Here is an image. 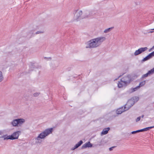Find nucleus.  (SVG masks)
I'll use <instances>...</instances> for the list:
<instances>
[{
  "instance_id": "obj_1",
  "label": "nucleus",
  "mask_w": 154,
  "mask_h": 154,
  "mask_svg": "<svg viewBox=\"0 0 154 154\" xmlns=\"http://www.w3.org/2000/svg\"><path fill=\"white\" fill-rule=\"evenodd\" d=\"M106 39L105 37H100L91 40L85 43L86 48H94L99 46Z\"/></svg>"
},
{
  "instance_id": "obj_2",
  "label": "nucleus",
  "mask_w": 154,
  "mask_h": 154,
  "mask_svg": "<svg viewBox=\"0 0 154 154\" xmlns=\"http://www.w3.org/2000/svg\"><path fill=\"white\" fill-rule=\"evenodd\" d=\"M52 128H50L45 129L43 131L41 132L38 136L35 138L36 142L37 143H41L42 142L41 139H44L46 136H48L52 132Z\"/></svg>"
},
{
  "instance_id": "obj_3",
  "label": "nucleus",
  "mask_w": 154,
  "mask_h": 154,
  "mask_svg": "<svg viewBox=\"0 0 154 154\" xmlns=\"http://www.w3.org/2000/svg\"><path fill=\"white\" fill-rule=\"evenodd\" d=\"M82 14V11L79 10H75L74 11V18L77 21L79 19L86 18L91 16L92 13L88 11H86L85 13V15L81 17Z\"/></svg>"
},
{
  "instance_id": "obj_4",
  "label": "nucleus",
  "mask_w": 154,
  "mask_h": 154,
  "mask_svg": "<svg viewBox=\"0 0 154 154\" xmlns=\"http://www.w3.org/2000/svg\"><path fill=\"white\" fill-rule=\"evenodd\" d=\"M21 133L20 131L14 132L11 135L8 136L6 134L0 137V138H3L4 140H14L18 139L19 135Z\"/></svg>"
},
{
  "instance_id": "obj_5",
  "label": "nucleus",
  "mask_w": 154,
  "mask_h": 154,
  "mask_svg": "<svg viewBox=\"0 0 154 154\" xmlns=\"http://www.w3.org/2000/svg\"><path fill=\"white\" fill-rule=\"evenodd\" d=\"M25 122L23 119H18L13 120L11 122V124L14 127L21 126Z\"/></svg>"
},
{
  "instance_id": "obj_6",
  "label": "nucleus",
  "mask_w": 154,
  "mask_h": 154,
  "mask_svg": "<svg viewBox=\"0 0 154 154\" xmlns=\"http://www.w3.org/2000/svg\"><path fill=\"white\" fill-rule=\"evenodd\" d=\"M139 100V97H133L128 100L127 103V106H129V107H131L135 103L137 102Z\"/></svg>"
},
{
  "instance_id": "obj_7",
  "label": "nucleus",
  "mask_w": 154,
  "mask_h": 154,
  "mask_svg": "<svg viewBox=\"0 0 154 154\" xmlns=\"http://www.w3.org/2000/svg\"><path fill=\"white\" fill-rule=\"evenodd\" d=\"M131 107L128 106H127V103L125 104L124 107H122L116 110V113L118 114H121L123 112L128 110Z\"/></svg>"
},
{
  "instance_id": "obj_8",
  "label": "nucleus",
  "mask_w": 154,
  "mask_h": 154,
  "mask_svg": "<svg viewBox=\"0 0 154 154\" xmlns=\"http://www.w3.org/2000/svg\"><path fill=\"white\" fill-rule=\"evenodd\" d=\"M148 48L146 47L141 48L136 50L134 53L135 56H137L147 50Z\"/></svg>"
},
{
  "instance_id": "obj_9",
  "label": "nucleus",
  "mask_w": 154,
  "mask_h": 154,
  "mask_svg": "<svg viewBox=\"0 0 154 154\" xmlns=\"http://www.w3.org/2000/svg\"><path fill=\"white\" fill-rule=\"evenodd\" d=\"M122 82L125 83L127 85L129 84L131 81V79L130 76L129 75L125 76L121 79Z\"/></svg>"
},
{
  "instance_id": "obj_10",
  "label": "nucleus",
  "mask_w": 154,
  "mask_h": 154,
  "mask_svg": "<svg viewBox=\"0 0 154 154\" xmlns=\"http://www.w3.org/2000/svg\"><path fill=\"white\" fill-rule=\"evenodd\" d=\"M92 146V144L89 141L83 144L81 148L82 149H84L87 147H91Z\"/></svg>"
},
{
  "instance_id": "obj_11",
  "label": "nucleus",
  "mask_w": 154,
  "mask_h": 154,
  "mask_svg": "<svg viewBox=\"0 0 154 154\" xmlns=\"http://www.w3.org/2000/svg\"><path fill=\"white\" fill-rule=\"evenodd\" d=\"M153 73H154V68H153L150 70L146 74L143 75L142 78H143L146 77H147L149 75L152 74Z\"/></svg>"
},
{
  "instance_id": "obj_12",
  "label": "nucleus",
  "mask_w": 154,
  "mask_h": 154,
  "mask_svg": "<svg viewBox=\"0 0 154 154\" xmlns=\"http://www.w3.org/2000/svg\"><path fill=\"white\" fill-rule=\"evenodd\" d=\"M83 143V142L82 140H80L75 145L74 147L71 149V150H73L75 149L78 148Z\"/></svg>"
},
{
  "instance_id": "obj_13",
  "label": "nucleus",
  "mask_w": 154,
  "mask_h": 154,
  "mask_svg": "<svg viewBox=\"0 0 154 154\" xmlns=\"http://www.w3.org/2000/svg\"><path fill=\"white\" fill-rule=\"evenodd\" d=\"M127 85L125 83L122 82L121 79L120 81L119 82V83L118 84V86L119 88H122L124 86H126Z\"/></svg>"
},
{
  "instance_id": "obj_14",
  "label": "nucleus",
  "mask_w": 154,
  "mask_h": 154,
  "mask_svg": "<svg viewBox=\"0 0 154 154\" xmlns=\"http://www.w3.org/2000/svg\"><path fill=\"white\" fill-rule=\"evenodd\" d=\"M110 128H106L104 129L102 131L101 134V135H105L106 134L108 131L109 130Z\"/></svg>"
},
{
  "instance_id": "obj_15",
  "label": "nucleus",
  "mask_w": 154,
  "mask_h": 154,
  "mask_svg": "<svg viewBox=\"0 0 154 154\" xmlns=\"http://www.w3.org/2000/svg\"><path fill=\"white\" fill-rule=\"evenodd\" d=\"M139 88V86H137L135 88H131L128 91V92L129 93H131L133 92H134L136 91L137 89Z\"/></svg>"
},
{
  "instance_id": "obj_16",
  "label": "nucleus",
  "mask_w": 154,
  "mask_h": 154,
  "mask_svg": "<svg viewBox=\"0 0 154 154\" xmlns=\"http://www.w3.org/2000/svg\"><path fill=\"white\" fill-rule=\"evenodd\" d=\"M113 28H114L113 27H110V28H107V29H106L104 30V32L105 33H107L109 32Z\"/></svg>"
},
{
  "instance_id": "obj_17",
  "label": "nucleus",
  "mask_w": 154,
  "mask_h": 154,
  "mask_svg": "<svg viewBox=\"0 0 154 154\" xmlns=\"http://www.w3.org/2000/svg\"><path fill=\"white\" fill-rule=\"evenodd\" d=\"M151 57L149 56V54L147 56L145 57V58H144L142 60V61H146L147 60L150 59Z\"/></svg>"
},
{
  "instance_id": "obj_18",
  "label": "nucleus",
  "mask_w": 154,
  "mask_h": 154,
  "mask_svg": "<svg viewBox=\"0 0 154 154\" xmlns=\"http://www.w3.org/2000/svg\"><path fill=\"white\" fill-rule=\"evenodd\" d=\"M146 83V81H143L142 82H140L139 85L138 86H139V88H140V87H142Z\"/></svg>"
},
{
  "instance_id": "obj_19",
  "label": "nucleus",
  "mask_w": 154,
  "mask_h": 154,
  "mask_svg": "<svg viewBox=\"0 0 154 154\" xmlns=\"http://www.w3.org/2000/svg\"><path fill=\"white\" fill-rule=\"evenodd\" d=\"M34 31H31L29 33V35H30V37H32L34 36L35 34L34 32Z\"/></svg>"
},
{
  "instance_id": "obj_20",
  "label": "nucleus",
  "mask_w": 154,
  "mask_h": 154,
  "mask_svg": "<svg viewBox=\"0 0 154 154\" xmlns=\"http://www.w3.org/2000/svg\"><path fill=\"white\" fill-rule=\"evenodd\" d=\"M3 78L2 72L0 71V82L3 80Z\"/></svg>"
},
{
  "instance_id": "obj_21",
  "label": "nucleus",
  "mask_w": 154,
  "mask_h": 154,
  "mask_svg": "<svg viewBox=\"0 0 154 154\" xmlns=\"http://www.w3.org/2000/svg\"><path fill=\"white\" fill-rule=\"evenodd\" d=\"M40 94V93L39 92H36L35 93H34L33 94V95L35 97H37Z\"/></svg>"
},
{
  "instance_id": "obj_22",
  "label": "nucleus",
  "mask_w": 154,
  "mask_h": 154,
  "mask_svg": "<svg viewBox=\"0 0 154 154\" xmlns=\"http://www.w3.org/2000/svg\"><path fill=\"white\" fill-rule=\"evenodd\" d=\"M44 32L42 31H38L36 32L35 33V34H38L39 33H44Z\"/></svg>"
},
{
  "instance_id": "obj_23",
  "label": "nucleus",
  "mask_w": 154,
  "mask_h": 154,
  "mask_svg": "<svg viewBox=\"0 0 154 154\" xmlns=\"http://www.w3.org/2000/svg\"><path fill=\"white\" fill-rule=\"evenodd\" d=\"M149 55L151 58L152 57L154 56V51L150 53Z\"/></svg>"
},
{
  "instance_id": "obj_24",
  "label": "nucleus",
  "mask_w": 154,
  "mask_h": 154,
  "mask_svg": "<svg viewBox=\"0 0 154 154\" xmlns=\"http://www.w3.org/2000/svg\"><path fill=\"white\" fill-rule=\"evenodd\" d=\"M140 118H141L140 116L138 117L136 119V122H137L139 121L140 119Z\"/></svg>"
},
{
  "instance_id": "obj_25",
  "label": "nucleus",
  "mask_w": 154,
  "mask_h": 154,
  "mask_svg": "<svg viewBox=\"0 0 154 154\" xmlns=\"http://www.w3.org/2000/svg\"><path fill=\"white\" fill-rule=\"evenodd\" d=\"M115 147H116V146H112V147H110L109 149V150L110 151H112L113 150V149L114 148H115Z\"/></svg>"
},
{
  "instance_id": "obj_26",
  "label": "nucleus",
  "mask_w": 154,
  "mask_h": 154,
  "mask_svg": "<svg viewBox=\"0 0 154 154\" xmlns=\"http://www.w3.org/2000/svg\"><path fill=\"white\" fill-rule=\"evenodd\" d=\"M154 127V126H153L149 127H148L146 128H147V130H148L150 129L153 128Z\"/></svg>"
},
{
  "instance_id": "obj_27",
  "label": "nucleus",
  "mask_w": 154,
  "mask_h": 154,
  "mask_svg": "<svg viewBox=\"0 0 154 154\" xmlns=\"http://www.w3.org/2000/svg\"><path fill=\"white\" fill-rule=\"evenodd\" d=\"M137 132H138V130H137L136 131H132L131 132V133L132 134H135Z\"/></svg>"
},
{
  "instance_id": "obj_28",
  "label": "nucleus",
  "mask_w": 154,
  "mask_h": 154,
  "mask_svg": "<svg viewBox=\"0 0 154 154\" xmlns=\"http://www.w3.org/2000/svg\"><path fill=\"white\" fill-rule=\"evenodd\" d=\"M142 129L143 131H148L147 128H146Z\"/></svg>"
},
{
  "instance_id": "obj_29",
  "label": "nucleus",
  "mask_w": 154,
  "mask_h": 154,
  "mask_svg": "<svg viewBox=\"0 0 154 154\" xmlns=\"http://www.w3.org/2000/svg\"><path fill=\"white\" fill-rule=\"evenodd\" d=\"M4 133V131H0V135H2Z\"/></svg>"
},
{
  "instance_id": "obj_30",
  "label": "nucleus",
  "mask_w": 154,
  "mask_h": 154,
  "mask_svg": "<svg viewBox=\"0 0 154 154\" xmlns=\"http://www.w3.org/2000/svg\"><path fill=\"white\" fill-rule=\"evenodd\" d=\"M138 132L143 131V129H141L140 130H138Z\"/></svg>"
},
{
  "instance_id": "obj_31",
  "label": "nucleus",
  "mask_w": 154,
  "mask_h": 154,
  "mask_svg": "<svg viewBox=\"0 0 154 154\" xmlns=\"http://www.w3.org/2000/svg\"><path fill=\"white\" fill-rule=\"evenodd\" d=\"M121 76H122L121 75H119V76L118 77V78H116V79H115L114 80V81H115V80H117L118 79H119V77H120Z\"/></svg>"
},
{
  "instance_id": "obj_32",
  "label": "nucleus",
  "mask_w": 154,
  "mask_h": 154,
  "mask_svg": "<svg viewBox=\"0 0 154 154\" xmlns=\"http://www.w3.org/2000/svg\"><path fill=\"white\" fill-rule=\"evenodd\" d=\"M141 117H142V118H143V117H144V115H142L141 116H140Z\"/></svg>"
},
{
  "instance_id": "obj_33",
  "label": "nucleus",
  "mask_w": 154,
  "mask_h": 154,
  "mask_svg": "<svg viewBox=\"0 0 154 154\" xmlns=\"http://www.w3.org/2000/svg\"><path fill=\"white\" fill-rule=\"evenodd\" d=\"M153 32L152 31H150L149 32V33H152Z\"/></svg>"
},
{
  "instance_id": "obj_34",
  "label": "nucleus",
  "mask_w": 154,
  "mask_h": 154,
  "mask_svg": "<svg viewBox=\"0 0 154 154\" xmlns=\"http://www.w3.org/2000/svg\"><path fill=\"white\" fill-rule=\"evenodd\" d=\"M38 29V27H37V28H35V30H36V29Z\"/></svg>"
},
{
  "instance_id": "obj_35",
  "label": "nucleus",
  "mask_w": 154,
  "mask_h": 154,
  "mask_svg": "<svg viewBox=\"0 0 154 154\" xmlns=\"http://www.w3.org/2000/svg\"><path fill=\"white\" fill-rule=\"evenodd\" d=\"M54 69H55L56 67H54L53 66L52 67Z\"/></svg>"
},
{
  "instance_id": "obj_36",
  "label": "nucleus",
  "mask_w": 154,
  "mask_h": 154,
  "mask_svg": "<svg viewBox=\"0 0 154 154\" xmlns=\"http://www.w3.org/2000/svg\"><path fill=\"white\" fill-rule=\"evenodd\" d=\"M151 49H150L149 50V51H151Z\"/></svg>"
},
{
  "instance_id": "obj_37",
  "label": "nucleus",
  "mask_w": 154,
  "mask_h": 154,
  "mask_svg": "<svg viewBox=\"0 0 154 154\" xmlns=\"http://www.w3.org/2000/svg\"><path fill=\"white\" fill-rule=\"evenodd\" d=\"M152 30H154V29H152Z\"/></svg>"
},
{
  "instance_id": "obj_38",
  "label": "nucleus",
  "mask_w": 154,
  "mask_h": 154,
  "mask_svg": "<svg viewBox=\"0 0 154 154\" xmlns=\"http://www.w3.org/2000/svg\"><path fill=\"white\" fill-rule=\"evenodd\" d=\"M153 47H154V46H153Z\"/></svg>"
}]
</instances>
